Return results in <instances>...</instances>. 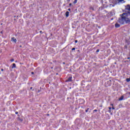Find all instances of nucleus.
<instances>
[{
  "label": "nucleus",
  "mask_w": 130,
  "mask_h": 130,
  "mask_svg": "<svg viewBox=\"0 0 130 130\" xmlns=\"http://www.w3.org/2000/svg\"><path fill=\"white\" fill-rule=\"evenodd\" d=\"M14 58H12L11 60H10V61L12 62V61H14Z\"/></svg>",
  "instance_id": "13"
},
{
  "label": "nucleus",
  "mask_w": 130,
  "mask_h": 130,
  "mask_svg": "<svg viewBox=\"0 0 130 130\" xmlns=\"http://www.w3.org/2000/svg\"><path fill=\"white\" fill-rule=\"evenodd\" d=\"M1 71H2V72H3L4 70L2 69H1Z\"/></svg>",
  "instance_id": "28"
},
{
  "label": "nucleus",
  "mask_w": 130,
  "mask_h": 130,
  "mask_svg": "<svg viewBox=\"0 0 130 130\" xmlns=\"http://www.w3.org/2000/svg\"><path fill=\"white\" fill-rule=\"evenodd\" d=\"M40 33H41V34H42V31H40Z\"/></svg>",
  "instance_id": "23"
},
{
  "label": "nucleus",
  "mask_w": 130,
  "mask_h": 130,
  "mask_svg": "<svg viewBox=\"0 0 130 130\" xmlns=\"http://www.w3.org/2000/svg\"><path fill=\"white\" fill-rule=\"evenodd\" d=\"M121 18H119L118 22L123 25L124 24V22H125L126 24H128L130 23V19L128 16V14L126 13H123L121 15H120Z\"/></svg>",
  "instance_id": "1"
},
{
  "label": "nucleus",
  "mask_w": 130,
  "mask_h": 130,
  "mask_svg": "<svg viewBox=\"0 0 130 130\" xmlns=\"http://www.w3.org/2000/svg\"><path fill=\"white\" fill-rule=\"evenodd\" d=\"M66 63L64 62H63V64H64Z\"/></svg>",
  "instance_id": "31"
},
{
  "label": "nucleus",
  "mask_w": 130,
  "mask_h": 130,
  "mask_svg": "<svg viewBox=\"0 0 130 130\" xmlns=\"http://www.w3.org/2000/svg\"><path fill=\"white\" fill-rule=\"evenodd\" d=\"M72 79H73L72 77H70L67 80H66V82H72Z\"/></svg>",
  "instance_id": "3"
},
{
  "label": "nucleus",
  "mask_w": 130,
  "mask_h": 130,
  "mask_svg": "<svg viewBox=\"0 0 130 130\" xmlns=\"http://www.w3.org/2000/svg\"><path fill=\"white\" fill-rule=\"evenodd\" d=\"M112 109H115L114 107H113L112 108Z\"/></svg>",
  "instance_id": "27"
},
{
  "label": "nucleus",
  "mask_w": 130,
  "mask_h": 130,
  "mask_svg": "<svg viewBox=\"0 0 130 130\" xmlns=\"http://www.w3.org/2000/svg\"><path fill=\"white\" fill-rule=\"evenodd\" d=\"M78 2V0H75L74 2H73V4H76Z\"/></svg>",
  "instance_id": "12"
},
{
  "label": "nucleus",
  "mask_w": 130,
  "mask_h": 130,
  "mask_svg": "<svg viewBox=\"0 0 130 130\" xmlns=\"http://www.w3.org/2000/svg\"><path fill=\"white\" fill-rule=\"evenodd\" d=\"M121 100H123V96L122 95L120 98H119V101H121Z\"/></svg>",
  "instance_id": "7"
},
{
  "label": "nucleus",
  "mask_w": 130,
  "mask_h": 130,
  "mask_svg": "<svg viewBox=\"0 0 130 130\" xmlns=\"http://www.w3.org/2000/svg\"><path fill=\"white\" fill-rule=\"evenodd\" d=\"M109 112H111V110H109Z\"/></svg>",
  "instance_id": "25"
},
{
  "label": "nucleus",
  "mask_w": 130,
  "mask_h": 130,
  "mask_svg": "<svg viewBox=\"0 0 130 130\" xmlns=\"http://www.w3.org/2000/svg\"><path fill=\"white\" fill-rule=\"evenodd\" d=\"M38 92H40V90H38Z\"/></svg>",
  "instance_id": "33"
},
{
  "label": "nucleus",
  "mask_w": 130,
  "mask_h": 130,
  "mask_svg": "<svg viewBox=\"0 0 130 130\" xmlns=\"http://www.w3.org/2000/svg\"><path fill=\"white\" fill-rule=\"evenodd\" d=\"M68 11H71V9H68Z\"/></svg>",
  "instance_id": "29"
},
{
  "label": "nucleus",
  "mask_w": 130,
  "mask_h": 130,
  "mask_svg": "<svg viewBox=\"0 0 130 130\" xmlns=\"http://www.w3.org/2000/svg\"><path fill=\"white\" fill-rule=\"evenodd\" d=\"M125 10H127V11H128L127 12V14L128 15V16H129V15H130V5H127L125 6Z\"/></svg>",
  "instance_id": "2"
},
{
  "label": "nucleus",
  "mask_w": 130,
  "mask_h": 130,
  "mask_svg": "<svg viewBox=\"0 0 130 130\" xmlns=\"http://www.w3.org/2000/svg\"><path fill=\"white\" fill-rule=\"evenodd\" d=\"M75 49H76V48H73L72 49V50H75Z\"/></svg>",
  "instance_id": "17"
},
{
  "label": "nucleus",
  "mask_w": 130,
  "mask_h": 130,
  "mask_svg": "<svg viewBox=\"0 0 130 130\" xmlns=\"http://www.w3.org/2000/svg\"><path fill=\"white\" fill-rule=\"evenodd\" d=\"M93 112H97V110H93Z\"/></svg>",
  "instance_id": "16"
},
{
  "label": "nucleus",
  "mask_w": 130,
  "mask_h": 130,
  "mask_svg": "<svg viewBox=\"0 0 130 130\" xmlns=\"http://www.w3.org/2000/svg\"><path fill=\"white\" fill-rule=\"evenodd\" d=\"M90 10H92V11H94V8L93 7H91Z\"/></svg>",
  "instance_id": "14"
},
{
  "label": "nucleus",
  "mask_w": 130,
  "mask_h": 130,
  "mask_svg": "<svg viewBox=\"0 0 130 130\" xmlns=\"http://www.w3.org/2000/svg\"><path fill=\"white\" fill-rule=\"evenodd\" d=\"M115 27L116 28H119V27H120V25H119L118 23H116Z\"/></svg>",
  "instance_id": "6"
},
{
  "label": "nucleus",
  "mask_w": 130,
  "mask_h": 130,
  "mask_svg": "<svg viewBox=\"0 0 130 130\" xmlns=\"http://www.w3.org/2000/svg\"><path fill=\"white\" fill-rule=\"evenodd\" d=\"M12 41L16 43V42H17V39H16L14 37H13L12 38Z\"/></svg>",
  "instance_id": "4"
},
{
  "label": "nucleus",
  "mask_w": 130,
  "mask_h": 130,
  "mask_svg": "<svg viewBox=\"0 0 130 130\" xmlns=\"http://www.w3.org/2000/svg\"><path fill=\"white\" fill-rule=\"evenodd\" d=\"M18 120H20L21 122L23 121V119H20V118H18Z\"/></svg>",
  "instance_id": "11"
},
{
  "label": "nucleus",
  "mask_w": 130,
  "mask_h": 130,
  "mask_svg": "<svg viewBox=\"0 0 130 130\" xmlns=\"http://www.w3.org/2000/svg\"><path fill=\"white\" fill-rule=\"evenodd\" d=\"M19 47H22V45H20Z\"/></svg>",
  "instance_id": "32"
},
{
  "label": "nucleus",
  "mask_w": 130,
  "mask_h": 130,
  "mask_svg": "<svg viewBox=\"0 0 130 130\" xmlns=\"http://www.w3.org/2000/svg\"><path fill=\"white\" fill-rule=\"evenodd\" d=\"M15 68H16V64L13 63L12 66V69H15Z\"/></svg>",
  "instance_id": "9"
},
{
  "label": "nucleus",
  "mask_w": 130,
  "mask_h": 130,
  "mask_svg": "<svg viewBox=\"0 0 130 130\" xmlns=\"http://www.w3.org/2000/svg\"><path fill=\"white\" fill-rule=\"evenodd\" d=\"M69 14H70V12H69V11H67L66 13V17H69Z\"/></svg>",
  "instance_id": "8"
},
{
  "label": "nucleus",
  "mask_w": 130,
  "mask_h": 130,
  "mask_svg": "<svg viewBox=\"0 0 130 130\" xmlns=\"http://www.w3.org/2000/svg\"><path fill=\"white\" fill-rule=\"evenodd\" d=\"M118 3H121V4H123L124 3V0H117Z\"/></svg>",
  "instance_id": "5"
},
{
  "label": "nucleus",
  "mask_w": 130,
  "mask_h": 130,
  "mask_svg": "<svg viewBox=\"0 0 130 130\" xmlns=\"http://www.w3.org/2000/svg\"><path fill=\"white\" fill-rule=\"evenodd\" d=\"M88 110H89V108H88L86 110H85V112H88Z\"/></svg>",
  "instance_id": "15"
},
{
  "label": "nucleus",
  "mask_w": 130,
  "mask_h": 130,
  "mask_svg": "<svg viewBox=\"0 0 130 130\" xmlns=\"http://www.w3.org/2000/svg\"><path fill=\"white\" fill-rule=\"evenodd\" d=\"M78 43V40H75V43Z\"/></svg>",
  "instance_id": "18"
},
{
  "label": "nucleus",
  "mask_w": 130,
  "mask_h": 130,
  "mask_svg": "<svg viewBox=\"0 0 130 130\" xmlns=\"http://www.w3.org/2000/svg\"><path fill=\"white\" fill-rule=\"evenodd\" d=\"M32 87H30V90H32Z\"/></svg>",
  "instance_id": "30"
},
{
  "label": "nucleus",
  "mask_w": 130,
  "mask_h": 130,
  "mask_svg": "<svg viewBox=\"0 0 130 130\" xmlns=\"http://www.w3.org/2000/svg\"><path fill=\"white\" fill-rule=\"evenodd\" d=\"M109 110H111V107H109Z\"/></svg>",
  "instance_id": "19"
},
{
  "label": "nucleus",
  "mask_w": 130,
  "mask_h": 130,
  "mask_svg": "<svg viewBox=\"0 0 130 130\" xmlns=\"http://www.w3.org/2000/svg\"><path fill=\"white\" fill-rule=\"evenodd\" d=\"M112 106H113V104H111Z\"/></svg>",
  "instance_id": "34"
},
{
  "label": "nucleus",
  "mask_w": 130,
  "mask_h": 130,
  "mask_svg": "<svg viewBox=\"0 0 130 130\" xmlns=\"http://www.w3.org/2000/svg\"><path fill=\"white\" fill-rule=\"evenodd\" d=\"M15 114H18V112H16Z\"/></svg>",
  "instance_id": "22"
},
{
  "label": "nucleus",
  "mask_w": 130,
  "mask_h": 130,
  "mask_svg": "<svg viewBox=\"0 0 130 130\" xmlns=\"http://www.w3.org/2000/svg\"><path fill=\"white\" fill-rule=\"evenodd\" d=\"M1 33H3V31H1Z\"/></svg>",
  "instance_id": "36"
},
{
  "label": "nucleus",
  "mask_w": 130,
  "mask_h": 130,
  "mask_svg": "<svg viewBox=\"0 0 130 130\" xmlns=\"http://www.w3.org/2000/svg\"><path fill=\"white\" fill-rule=\"evenodd\" d=\"M32 75H34V72H31Z\"/></svg>",
  "instance_id": "24"
},
{
  "label": "nucleus",
  "mask_w": 130,
  "mask_h": 130,
  "mask_svg": "<svg viewBox=\"0 0 130 130\" xmlns=\"http://www.w3.org/2000/svg\"><path fill=\"white\" fill-rule=\"evenodd\" d=\"M127 59H130V57H127Z\"/></svg>",
  "instance_id": "26"
},
{
  "label": "nucleus",
  "mask_w": 130,
  "mask_h": 130,
  "mask_svg": "<svg viewBox=\"0 0 130 130\" xmlns=\"http://www.w3.org/2000/svg\"><path fill=\"white\" fill-rule=\"evenodd\" d=\"M96 52H99V50H97Z\"/></svg>",
  "instance_id": "21"
},
{
  "label": "nucleus",
  "mask_w": 130,
  "mask_h": 130,
  "mask_svg": "<svg viewBox=\"0 0 130 130\" xmlns=\"http://www.w3.org/2000/svg\"><path fill=\"white\" fill-rule=\"evenodd\" d=\"M63 6H66V4H63Z\"/></svg>",
  "instance_id": "35"
},
{
  "label": "nucleus",
  "mask_w": 130,
  "mask_h": 130,
  "mask_svg": "<svg viewBox=\"0 0 130 130\" xmlns=\"http://www.w3.org/2000/svg\"><path fill=\"white\" fill-rule=\"evenodd\" d=\"M126 82H129L130 81V79L129 78H127L126 79Z\"/></svg>",
  "instance_id": "10"
},
{
  "label": "nucleus",
  "mask_w": 130,
  "mask_h": 130,
  "mask_svg": "<svg viewBox=\"0 0 130 130\" xmlns=\"http://www.w3.org/2000/svg\"><path fill=\"white\" fill-rule=\"evenodd\" d=\"M69 6L71 7V6H72V3H70V4H69Z\"/></svg>",
  "instance_id": "20"
}]
</instances>
